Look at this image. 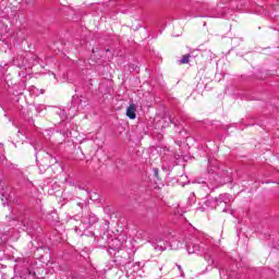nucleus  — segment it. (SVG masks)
Wrapping results in <instances>:
<instances>
[{
	"label": "nucleus",
	"instance_id": "nucleus-7",
	"mask_svg": "<svg viewBox=\"0 0 279 279\" xmlns=\"http://www.w3.org/2000/svg\"><path fill=\"white\" fill-rule=\"evenodd\" d=\"M191 59V54H184L181 60L180 64H189V60Z\"/></svg>",
	"mask_w": 279,
	"mask_h": 279
},
{
	"label": "nucleus",
	"instance_id": "nucleus-11",
	"mask_svg": "<svg viewBox=\"0 0 279 279\" xmlns=\"http://www.w3.org/2000/svg\"><path fill=\"white\" fill-rule=\"evenodd\" d=\"M155 177L158 178V169H154Z\"/></svg>",
	"mask_w": 279,
	"mask_h": 279
},
{
	"label": "nucleus",
	"instance_id": "nucleus-1",
	"mask_svg": "<svg viewBox=\"0 0 279 279\" xmlns=\"http://www.w3.org/2000/svg\"><path fill=\"white\" fill-rule=\"evenodd\" d=\"M185 246L189 254H205L204 258L208 263V265H215V258H213V255L206 253L208 246H206V244H204L196 238H193L189 242H186Z\"/></svg>",
	"mask_w": 279,
	"mask_h": 279
},
{
	"label": "nucleus",
	"instance_id": "nucleus-9",
	"mask_svg": "<svg viewBox=\"0 0 279 279\" xmlns=\"http://www.w3.org/2000/svg\"><path fill=\"white\" fill-rule=\"evenodd\" d=\"M219 274H220V279H229L228 278V270H226V269H220V271H219Z\"/></svg>",
	"mask_w": 279,
	"mask_h": 279
},
{
	"label": "nucleus",
	"instance_id": "nucleus-12",
	"mask_svg": "<svg viewBox=\"0 0 279 279\" xmlns=\"http://www.w3.org/2000/svg\"><path fill=\"white\" fill-rule=\"evenodd\" d=\"M179 271H182V266L178 265Z\"/></svg>",
	"mask_w": 279,
	"mask_h": 279
},
{
	"label": "nucleus",
	"instance_id": "nucleus-13",
	"mask_svg": "<svg viewBox=\"0 0 279 279\" xmlns=\"http://www.w3.org/2000/svg\"><path fill=\"white\" fill-rule=\"evenodd\" d=\"M82 221H83L84 223H86V218L83 217V218H82Z\"/></svg>",
	"mask_w": 279,
	"mask_h": 279
},
{
	"label": "nucleus",
	"instance_id": "nucleus-5",
	"mask_svg": "<svg viewBox=\"0 0 279 279\" xmlns=\"http://www.w3.org/2000/svg\"><path fill=\"white\" fill-rule=\"evenodd\" d=\"M126 117H129V119L134 120L136 119V105L131 104L128 109H126Z\"/></svg>",
	"mask_w": 279,
	"mask_h": 279
},
{
	"label": "nucleus",
	"instance_id": "nucleus-6",
	"mask_svg": "<svg viewBox=\"0 0 279 279\" xmlns=\"http://www.w3.org/2000/svg\"><path fill=\"white\" fill-rule=\"evenodd\" d=\"M97 221H99V218H97V215L89 214L87 223H89V226H94V223H97Z\"/></svg>",
	"mask_w": 279,
	"mask_h": 279
},
{
	"label": "nucleus",
	"instance_id": "nucleus-8",
	"mask_svg": "<svg viewBox=\"0 0 279 279\" xmlns=\"http://www.w3.org/2000/svg\"><path fill=\"white\" fill-rule=\"evenodd\" d=\"M0 34H8V25L0 21Z\"/></svg>",
	"mask_w": 279,
	"mask_h": 279
},
{
	"label": "nucleus",
	"instance_id": "nucleus-4",
	"mask_svg": "<svg viewBox=\"0 0 279 279\" xmlns=\"http://www.w3.org/2000/svg\"><path fill=\"white\" fill-rule=\"evenodd\" d=\"M208 173H219V161L217 159H208Z\"/></svg>",
	"mask_w": 279,
	"mask_h": 279
},
{
	"label": "nucleus",
	"instance_id": "nucleus-10",
	"mask_svg": "<svg viewBox=\"0 0 279 279\" xmlns=\"http://www.w3.org/2000/svg\"><path fill=\"white\" fill-rule=\"evenodd\" d=\"M208 16H209V19H220L221 17V15H215V14H209Z\"/></svg>",
	"mask_w": 279,
	"mask_h": 279
},
{
	"label": "nucleus",
	"instance_id": "nucleus-2",
	"mask_svg": "<svg viewBox=\"0 0 279 279\" xmlns=\"http://www.w3.org/2000/svg\"><path fill=\"white\" fill-rule=\"evenodd\" d=\"M151 245L157 252H165L167 247H171L172 250H180V247H183L182 242L178 240H172L171 242H169V238L165 235H159L154 239L151 241Z\"/></svg>",
	"mask_w": 279,
	"mask_h": 279
},
{
	"label": "nucleus",
	"instance_id": "nucleus-3",
	"mask_svg": "<svg viewBox=\"0 0 279 279\" xmlns=\"http://www.w3.org/2000/svg\"><path fill=\"white\" fill-rule=\"evenodd\" d=\"M214 202L216 206H220V204H223L225 208L222 209V211L226 213L228 204H232V196L230 194H220L214 199Z\"/></svg>",
	"mask_w": 279,
	"mask_h": 279
}]
</instances>
